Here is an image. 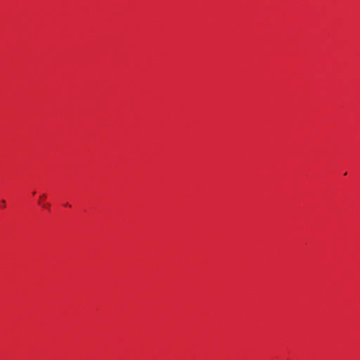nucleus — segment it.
I'll return each instance as SVG.
<instances>
[{
    "instance_id": "3",
    "label": "nucleus",
    "mask_w": 360,
    "mask_h": 360,
    "mask_svg": "<svg viewBox=\"0 0 360 360\" xmlns=\"http://www.w3.org/2000/svg\"><path fill=\"white\" fill-rule=\"evenodd\" d=\"M65 205L70 207V205L68 203H66Z\"/></svg>"
},
{
    "instance_id": "2",
    "label": "nucleus",
    "mask_w": 360,
    "mask_h": 360,
    "mask_svg": "<svg viewBox=\"0 0 360 360\" xmlns=\"http://www.w3.org/2000/svg\"><path fill=\"white\" fill-rule=\"evenodd\" d=\"M1 202L2 207H5V204H6V201L4 200H2L1 201Z\"/></svg>"
},
{
    "instance_id": "1",
    "label": "nucleus",
    "mask_w": 360,
    "mask_h": 360,
    "mask_svg": "<svg viewBox=\"0 0 360 360\" xmlns=\"http://www.w3.org/2000/svg\"><path fill=\"white\" fill-rule=\"evenodd\" d=\"M46 194H43V195H40V196H39V202H38V203H39V205H41L43 207L46 208V209H49V207H50V205H49V204H48V203H44V204H42V203H41V200H43V199H44V198H46Z\"/></svg>"
}]
</instances>
